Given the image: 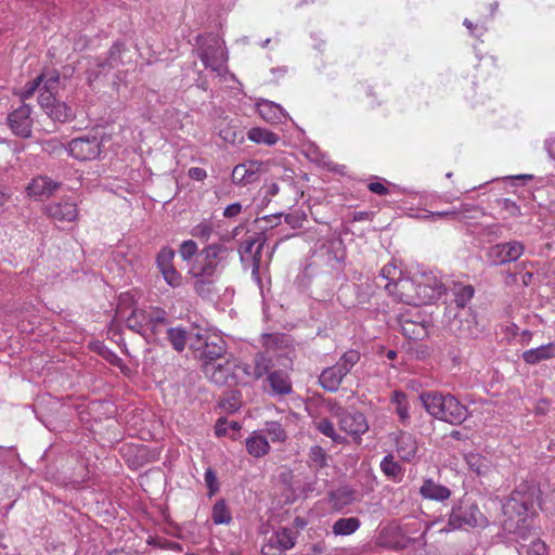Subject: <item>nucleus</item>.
Here are the masks:
<instances>
[{
	"label": "nucleus",
	"mask_w": 555,
	"mask_h": 555,
	"mask_svg": "<svg viewBox=\"0 0 555 555\" xmlns=\"http://www.w3.org/2000/svg\"><path fill=\"white\" fill-rule=\"evenodd\" d=\"M60 82V75L56 70H50L37 76L34 80L28 81L21 91L23 100L29 99L38 90L42 89L56 93Z\"/></svg>",
	"instance_id": "nucleus-20"
},
{
	"label": "nucleus",
	"mask_w": 555,
	"mask_h": 555,
	"mask_svg": "<svg viewBox=\"0 0 555 555\" xmlns=\"http://www.w3.org/2000/svg\"><path fill=\"white\" fill-rule=\"evenodd\" d=\"M367 188L372 193L377 195H387L389 193L387 186L379 181L369 183Z\"/></svg>",
	"instance_id": "nucleus-58"
},
{
	"label": "nucleus",
	"mask_w": 555,
	"mask_h": 555,
	"mask_svg": "<svg viewBox=\"0 0 555 555\" xmlns=\"http://www.w3.org/2000/svg\"><path fill=\"white\" fill-rule=\"evenodd\" d=\"M503 207L505 210H507L512 216H518L520 215V208L516 205L515 202H513L509 198H504L502 201Z\"/></svg>",
	"instance_id": "nucleus-60"
},
{
	"label": "nucleus",
	"mask_w": 555,
	"mask_h": 555,
	"mask_svg": "<svg viewBox=\"0 0 555 555\" xmlns=\"http://www.w3.org/2000/svg\"><path fill=\"white\" fill-rule=\"evenodd\" d=\"M218 224L214 218H205L192 227L190 234L201 242H208L215 234Z\"/></svg>",
	"instance_id": "nucleus-31"
},
{
	"label": "nucleus",
	"mask_w": 555,
	"mask_h": 555,
	"mask_svg": "<svg viewBox=\"0 0 555 555\" xmlns=\"http://www.w3.org/2000/svg\"><path fill=\"white\" fill-rule=\"evenodd\" d=\"M272 366L271 359L263 352L257 353L253 361V379H259L269 373Z\"/></svg>",
	"instance_id": "nucleus-38"
},
{
	"label": "nucleus",
	"mask_w": 555,
	"mask_h": 555,
	"mask_svg": "<svg viewBox=\"0 0 555 555\" xmlns=\"http://www.w3.org/2000/svg\"><path fill=\"white\" fill-rule=\"evenodd\" d=\"M199 57L205 67L210 68L218 75L225 70L228 53L223 41L217 36H209L206 39V42L201 47Z\"/></svg>",
	"instance_id": "nucleus-10"
},
{
	"label": "nucleus",
	"mask_w": 555,
	"mask_h": 555,
	"mask_svg": "<svg viewBox=\"0 0 555 555\" xmlns=\"http://www.w3.org/2000/svg\"><path fill=\"white\" fill-rule=\"evenodd\" d=\"M487 234L489 236H493L495 238L501 236L502 233V225L498 223L490 224L486 228Z\"/></svg>",
	"instance_id": "nucleus-61"
},
{
	"label": "nucleus",
	"mask_w": 555,
	"mask_h": 555,
	"mask_svg": "<svg viewBox=\"0 0 555 555\" xmlns=\"http://www.w3.org/2000/svg\"><path fill=\"white\" fill-rule=\"evenodd\" d=\"M397 322L401 333L409 339L420 340L428 335L433 324L430 314L420 307H409L400 312Z\"/></svg>",
	"instance_id": "nucleus-7"
},
{
	"label": "nucleus",
	"mask_w": 555,
	"mask_h": 555,
	"mask_svg": "<svg viewBox=\"0 0 555 555\" xmlns=\"http://www.w3.org/2000/svg\"><path fill=\"white\" fill-rule=\"evenodd\" d=\"M528 555H548L547 545L542 540L537 539L529 545Z\"/></svg>",
	"instance_id": "nucleus-54"
},
{
	"label": "nucleus",
	"mask_w": 555,
	"mask_h": 555,
	"mask_svg": "<svg viewBox=\"0 0 555 555\" xmlns=\"http://www.w3.org/2000/svg\"><path fill=\"white\" fill-rule=\"evenodd\" d=\"M242 211L241 203H232L228 205L223 210V216L225 218H234Z\"/></svg>",
	"instance_id": "nucleus-57"
},
{
	"label": "nucleus",
	"mask_w": 555,
	"mask_h": 555,
	"mask_svg": "<svg viewBox=\"0 0 555 555\" xmlns=\"http://www.w3.org/2000/svg\"><path fill=\"white\" fill-rule=\"evenodd\" d=\"M248 454L254 457H262L270 451V444L267 436L260 431H253L245 440Z\"/></svg>",
	"instance_id": "nucleus-28"
},
{
	"label": "nucleus",
	"mask_w": 555,
	"mask_h": 555,
	"mask_svg": "<svg viewBox=\"0 0 555 555\" xmlns=\"http://www.w3.org/2000/svg\"><path fill=\"white\" fill-rule=\"evenodd\" d=\"M449 326L461 338H477L481 333L476 317L468 310H459L454 313Z\"/></svg>",
	"instance_id": "nucleus-17"
},
{
	"label": "nucleus",
	"mask_w": 555,
	"mask_h": 555,
	"mask_svg": "<svg viewBox=\"0 0 555 555\" xmlns=\"http://www.w3.org/2000/svg\"><path fill=\"white\" fill-rule=\"evenodd\" d=\"M205 485L208 488V495L212 496L219 491V482L215 470L208 467L204 475Z\"/></svg>",
	"instance_id": "nucleus-51"
},
{
	"label": "nucleus",
	"mask_w": 555,
	"mask_h": 555,
	"mask_svg": "<svg viewBox=\"0 0 555 555\" xmlns=\"http://www.w3.org/2000/svg\"><path fill=\"white\" fill-rule=\"evenodd\" d=\"M251 373H253V363L251 364L245 363V362L236 363L234 361L233 376L235 377V382H237V380L244 382L243 380L244 378L253 379Z\"/></svg>",
	"instance_id": "nucleus-49"
},
{
	"label": "nucleus",
	"mask_w": 555,
	"mask_h": 555,
	"mask_svg": "<svg viewBox=\"0 0 555 555\" xmlns=\"http://www.w3.org/2000/svg\"><path fill=\"white\" fill-rule=\"evenodd\" d=\"M474 296V288L470 285L460 286L455 292V305L460 310H466L467 302Z\"/></svg>",
	"instance_id": "nucleus-47"
},
{
	"label": "nucleus",
	"mask_w": 555,
	"mask_h": 555,
	"mask_svg": "<svg viewBox=\"0 0 555 555\" xmlns=\"http://www.w3.org/2000/svg\"><path fill=\"white\" fill-rule=\"evenodd\" d=\"M247 138L257 144H264L268 146H272L279 141L278 134L260 127H254L249 129L247 132Z\"/></svg>",
	"instance_id": "nucleus-32"
},
{
	"label": "nucleus",
	"mask_w": 555,
	"mask_h": 555,
	"mask_svg": "<svg viewBox=\"0 0 555 555\" xmlns=\"http://www.w3.org/2000/svg\"><path fill=\"white\" fill-rule=\"evenodd\" d=\"M463 25L469 30L472 36L477 37V38H480L481 36H483L488 30V28L483 24L474 25L473 22H470L467 18L464 20Z\"/></svg>",
	"instance_id": "nucleus-55"
},
{
	"label": "nucleus",
	"mask_w": 555,
	"mask_h": 555,
	"mask_svg": "<svg viewBox=\"0 0 555 555\" xmlns=\"http://www.w3.org/2000/svg\"><path fill=\"white\" fill-rule=\"evenodd\" d=\"M261 431L267 436V438H270L273 443L284 442L287 439V433L279 422H266Z\"/></svg>",
	"instance_id": "nucleus-41"
},
{
	"label": "nucleus",
	"mask_w": 555,
	"mask_h": 555,
	"mask_svg": "<svg viewBox=\"0 0 555 555\" xmlns=\"http://www.w3.org/2000/svg\"><path fill=\"white\" fill-rule=\"evenodd\" d=\"M59 186L60 184L50 178L39 176L34 178L26 186V192L29 197L40 199L50 196Z\"/></svg>",
	"instance_id": "nucleus-25"
},
{
	"label": "nucleus",
	"mask_w": 555,
	"mask_h": 555,
	"mask_svg": "<svg viewBox=\"0 0 555 555\" xmlns=\"http://www.w3.org/2000/svg\"><path fill=\"white\" fill-rule=\"evenodd\" d=\"M280 191V188L276 183H271L270 185H268L267 188V194H266V197H268V199L270 197H273L275 196Z\"/></svg>",
	"instance_id": "nucleus-64"
},
{
	"label": "nucleus",
	"mask_w": 555,
	"mask_h": 555,
	"mask_svg": "<svg viewBox=\"0 0 555 555\" xmlns=\"http://www.w3.org/2000/svg\"><path fill=\"white\" fill-rule=\"evenodd\" d=\"M451 490L431 478H427L423 481L420 488V494L423 499L436 501V502H444L450 499Z\"/></svg>",
	"instance_id": "nucleus-26"
},
{
	"label": "nucleus",
	"mask_w": 555,
	"mask_h": 555,
	"mask_svg": "<svg viewBox=\"0 0 555 555\" xmlns=\"http://www.w3.org/2000/svg\"><path fill=\"white\" fill-rule=\"evenodd\" d=\"M538 500L534 485L521 482L503 504V528L507 533L526 540L532 529L533 506Z\"/></svg>",
	"instance_id": "nucleus-1"
},
{
	"label": "nucleus",
	"mask_w": 555,
	"mask_h": 555,
	"mask_svg": "<svg viewBox=\"0 0 555 555\" xmlns=\"http://www.w3.org/2000/svg\"><path fill=\"white\" fill-rule=\"evenodd\" d=\"M391 402L396 405V412L401 422L405 423L410 418V406L406 395L403 391L395 390L392 392Z\"/></svg>",
	"instance_id": "nucleus-39"
},
{
	"label": "nucleus",
	"mask_w": 555,
	"mask_h": 555,
	"mask_svg": "<svg viewBox=\"0 0 555 555\" xmlns=\"http://www.w3.org/2000/svg\"><path fill=\"white\" fill-rule=\"evenodd\" d=\"M264 241L245 240L240 247V257L244 269H250L254 281L260 286L261 280L259 275L262 266V247Z\"/></svg>",
	"instance_id": "nucleus-14"
},
{
	"label": "nucleus",
	"mask_w": 555,
	"mask_h": 555,
	"mask_svg": "<svg viewBox=\"0 0 555 555\" xmlns=\"http://www.w3.org/2000/svg\"><path fill=\"white\" fill-rule=\"evenodd\" d=\"M336 415L340 430L351 436L353 440H360L369 430L367 420L361 412L341 410Z\"/></svg>",
	"instance_id": "nucleus-15"
},
{
	"label": "nucleus",
	"mask_w": 555,
	"mask_h": 555,
	"mask_svg": "<svg viewBox=\"0 0 555 555\" xmlns=\"http://www.w3.org/2000/svg\"><path fill=\"white\" fill-rule=\"evenodd\" d=\"M379 466L383 474L389 479L398 480L403 476V468L392 454L385 455Z\"/></svg>",
	"instance_id": "nucleus-36"
},
{
	"label": "nucleus",
	"mask_w": 555,
	"mask_h": 555,
	"mask_svg": "<svg viewBox=\"0 0 555 555\" xmlns=\"http://www.w3.org/2000/svg\"><path fill=\"white\" fill-rule=\"evenodd\" d=\"M315 485H317V478H314L312 481L307 482L302 489L306 496L312 494L315 491Z\"/></svg>",
	"instance_id": "nucleus-63"
},
{
	"label": "nucleus",
	"mask_w": 555,
	"mask_h": 555,
	"mask_svg": "<svg viewBox=\"0 0 555 555\" xmlns=\"http://www.w3.org/2000/svg\"><path fill=\"white\" fill-rule=\"evenodd\" d=\"M159 271L162 272L164 280L168 285L172 287H178L181 285L182 276L175 267L165 268Z\"/></svg>",
	"instance_id": "nucleus-52"
},
{
	"label": "nucleus",
	"mask_w": 555,
	"mask_h": 555,
	"mask_svg": "<svg viewBox=\"0 0 555 555\" xmlns=\"http://www.w3.org/2000/svg\"><path fill=\"white\" fill-rule=\"evenodd\" d=\"M288 340L289 338L287 335L280 333L263 334L261 337V344L267 351L281 349L283 346L288 344Z\"/></svg>",
	"instance_id": "nucleus-43"
},
{
	"label": "nucleus",
	"mask_w": 555,
	"mask_h": 555,
	"mask_svg": "<svg viewBox=\"0 0 555 555\" xmlns=\"http://www.w3.org/2000/svg\"><path fill=\"white\" fill-rule=\"evenodd\" d=\"M211 519L216 525H229L232 514L223 499L218 500L211 511Z\"/></svg>",
	"instance_id": "nucleus-37"
},
{
	"label": "nucleus",
	"mask_w": 555,
	"mask_h": 555,
	"mask_svg": "<svg viewBox=\"0 0 555 555\" xmlns=\"http://www.w3.org/2000/svg\"><path fill=\"white\" fill-rule=\"evenodd\" d=\"M257 111L260 117L270 124H282L287 119V115L279 104L261 100L257 103Z\"/></svg>",
	"instance_id": "nucleus-27"
},
{
	"label": "nucleus",
	"mask_w": 555,
	"mask_h": 555,
	"mask_svg": "<svg viewBox=\"0 0 555 555\" xmlns=\"http://www.w3.org/2000/svg\"><path fill=\"white\" fill-rule=\"evenodd\" d=\"M46 210L50 218L61 222H72L78 217L77 202L72 196L50 203Z\"/></svg>",
	"instance_id": "nucleus-18"
},
{
	"label": "nucleus",
	"mask_w": 555,
	"mask_h": 555,
	"mask_svg": "<svg viewBox=\"0 0 555 555\" xmlns=\"http://www.w3.org/2000/svg\"><path fill=\"white\" fill-rule=\"evenodd\" d=\"M555 358V343H548L537 348L526 350L522 359L527 364L535 365L541 361Z\"/></svg>",
	"instance_id": "nucleus-29"
},
{
	"label": "nucleus",
	"mask_w": 555,
	"mask_h": 555,
	"mask_svg": "<svg viewBox=\"0 0 555 555\" xmlns=\"http://www.w3.org/2000/svg\"><path fill=\"white\" fill-rule=\"evenodd\" d=\"M44 112L51 119L60 122H66L74 118L73 109L66 103L60 101L50 105Z\"/></svg>",
	"instance_id": "nucleus-34"
},
{
	"label": "nucleus",
	"mask_w": 555,
	"mask_h": 555,
	"mask_svg": "<svg viewBox=\"0 0 555 555\" xmlns=\"http://www.w3.org/2000/svg\"><path fill=\"white\" fill-rule=\"evenodd\" d=\"M468 206L465 205L461 209L443 210V211H426L425 217L430 218V221H436L444 217H457L460 214L468 211Z\"/></svg>",
	"instance_id": "nucleus-50"
},
{
	"label": "nucleus",
	"mask_w": 555,
	"mask_h": 555,
	"mask_svg": "<svg viewBox=\"0 0 555 555\" xmlns=\"http://www.w3.org/2000/svg\"><path fill=\"white\" fill-rule=\"evenodd\" d=\"M487 524L486 517L478 505L470 498L463 496L456 501L449 514L448 525L441 532H450L460 529L475 528Z\"/></svg>",
	"instance_id": "nucleus-6"
},
{
	"label": "nucleus",
	"mask_w": 555,
	"mask_h": 555,
	"mask_svg": "<svg viewBox=\"0 0 555 555\" xmlns=\"http://www.w3.org/2000/svg\"><path fill=\"white\" fill-rule=\"evenodd\" d=\"M168 319L165 310L155 307L144 309L135 308L127 318V327L146 339L154 338L167 325Z\"/></svg>",
	"instance_id": "nucleus-5"
},
{
	"label": "nucleus",
	"mask_w": 555,
	"mask_h": 555,
	"mask_svg": "<svg viewBox=\"0 0 555 555\" xmlns=\"http://www.w3.org/2000/svg\"><path fill=\"white\" fill-rule=\"evenodd\" d=\"M31 108L27 104H22L8 116V122L14 134L22 138L31 135L33 119Z\"/></svg>",
	"instance_id": "nucleus-19"
},
{
	"label": "nucleus",
	"mask_w": 555,
	"mask_h": 555,
	"mask_svg": "<svg viewBox=\"0 0 555 555\" xmlns=\"http://www.w3.org/2000/svg\"><path fill=\"white\" fill-rule=\"evenodd\" d=\"M374 283L377 287L386 289L393 300L410 307H420L416 274L412 278L404 276L402 270L396 264L387 263L375 278Z\"/></svg>",
	"instance_id": "nucleus-3"
},
{
	"label": "nucleus",
	"mask_w": 555,
	"mask_h": 555,
	"mask_svg": "<svg viewBox=\"0 0 555 555\" xmlns=\"http://www.w3.org/2000/svg\"><path fill=\"white\" fill-rule=\"evenodd\" d=\"M396 452L401 461L412 462L417 454L418 443L416 438L405 431H400L395 436Z\"/></svg>",
	"instance_id": "nucleus-24"
},
{
	"label": "nucleus",
	"mask_w": 555,
	"mask_h": 555,
	"mask_svg": "<svg viewBox=\"0 0 555 555\" xmlns=\"http://www.w3.org/2000/svg\"><path fill=\"white\" fill-rule=\"evenodd\" d=\"M420 399L426 411L439 421L460 425L467 418V408L450 393L427 391Z\"/></svg>",
	"instance_id": "nucleus-4"
},
{
	"label": "nucleus",
	"mask_w": 555,
	"mask_h": 555,
	"mask_svg": "<svg viewBox=\"0 0 555 555\" xmlns=\"http://www.w3.org/2000/svg\"><path fill=\"white\" fill-rule=\"evenodd\" d=\"M175 250L170 247H164L159 250L156 257V263L159 270L173 267L172 261L175 258Z\"/></svg>",
	"instance_id": "nucleus-48"
},
{
	"label": "nucleus",
	"mask_w": 555,
	"mask_h": 555,
	"mask_svg": "<svg viewBox=\"0 0 555 555\" xmlns=\"http://www.w3.org/2000/svg\"><path fill=\"white\" fill-rule=\"evenodd\" d=\"M285 222L289 224L293 229H297L301 227L302 217L299 214H288L285 216Z\"/></svg>",
	"instance_id": "nucleus-59"
},
{
	"label": "nucleus",
	"mask_w": 555,
	"mask_h": 555,
	"mask_svg": "<svg viewBox=\"0 0 555 555\" xmlns=\"http://www.w3.org/2000/svg\"><path fill=\"white\" fill-rule=\"evenodd\" d=\"M314 258L332 269H339L346 258V249L343 240L332 234L320 241L314 253Z\"/></svg>",
	"instance_id": "nucleus-9"
},
{
	"label": "nucleus",
	"mask_w": 555,
	"mask_h": 555,
	"mask_svg": "<svg viewBox=\"0 0 555 555\" xmlns=\"http://www.w3.org/2000/svg\"><path fill=\"white\" fill-rule=\"evenodd\" d=\"M360 526L361 521L357 517L339 518L333 524L332 531L335 535H350L354 533Z\"/></svg>",
	"instance_id": "nucleus-33"
},
{
	"label": "nucleus",
	"mask_w": 555,
	"mask_h": 555,
	"mask_svg": "<svg viewBox=\"0 0 555 555\" xmlns=\"http://www.w3.org/2000/svg\"><path fill=\"white\" fill-rule=\"evenodd\" d=\"M167 338L177 351H183L186 344V332L182 327H169L166 330Z\"/></svg>",
	"instance_id": "nucleus-44"
},
{
	"label": "nucleus",
	"mask_w": 555,
	"mask_h": 555,
	"mask_svg": "<svg viewBox=\"0 0 555 555\" xmlns=\"http://www.w3.org/2000/svg\"><path fill=\"white\" fill-rule=\"evenodd\" d=\"M40 90V94L38 96V103L43 111H46L50 105H53L56 102L55 93L51 91Z\"/></svg>",
	"instance_id": "nucleus-53"
},
{
	"label": "nucleus",
	"mask_w": 555,
	"mask_h": 555,
	"mask_svg": "<svg viewBox=\"0 0 555 555\" xmlns=\"http://www.w3.org/2000/svg\"><path fill=\"white\" fill-rule=\"evenodd\" d=\"M261 164L256 160L236 165L232 170V182L245 186L259 180Z\"/></svg>",
	"instance_id": "nucleus-23"
},
{
	"label": "nucleus",
	"mask_w": 555,
	"mask_h": 555,
	"mask_svg": "<svg viewBox=\"0 0 555 555\" xmlns=\"http://www.w3.org/2000/svg\"><path fill=\"white\" fill-rule=\"evenodd\" d=\"M525 251V246L519 241H511L491 246L487 251L488 259L493 264H504L516 261Z\"/></svg>",
	"instance_id": "nucleus-16"
},
{
	"label": "nucleus",
	"mask_w": 555,
	"mask_h": 555,
	"mask_svg": "<svg viewBox=\"0 0 555 555\" xmlns=\"http://www.w3.org/2000/svg\"><path fill=\"white\" fill-rule=\"evenodd\" d=\"M198 253V245L193 240H185L179 246V255L189 266Z\"/></svg>",
	"instance_id": "nucleus-45"
},
{
	"label": "nucleus",
	"mask_w": 555,
	"mask_h": 555,
	"mask_svg": "<svg viewBox=\"0 0 555 555\" xmlns=\"http://www.w3.org/2000/svg\"><path fill=\"white\" fill-rule=\"evenodd\" d=\"M545 147L552 158L555 159V137L545 141Z\"/></svg>",
	"instance_id": "nucleus-62"
},
{
	"label": "nucleus",
	"mask_w": 555,
	"mask_h": 555,
	"mask_svg": "<svg viewBox=\"0 0 555 555\" xmlns=\"http://www.w3.org/2000/svg\"><path fill=\"white\" fill-rule=\"evenodd\" d=\"M360 353L357 350L346 351L333 366H328L322 371L319 376L320 385L327 391L335 392L338 390L343 379L347 376L352 367L359 362Z\"/></svg>",
	"instance_id": "nucleus-8"
},
{
	"label": "nucleus",
	"mask_w": 555,
	"mask_h": 555,
	"mask_svg": "<svg viewBox=\"0 0 555 555\" xmlns=\"http://www.w3.org/2000/svg\"><path fill=\"white\" fill-rule=\"evenodd\" d=\"M197 346L192 345L199 352L203 364L221 360L227 352V344L222 336L216 333L196 334Z\"/></svg>",
	"instance_id": "nucleus-12"
},
{
	"label": "nucleus",
	"mask_w": 555,
	"mask_h": 555,
	"mask_svg": "<svg viewBox=\"0 0 555 555\" xmlns=\"http://www.w3.org/2000/svg\"><path fill=\"white\" fill-rule=\"evenodd\" d=\"M297 533L289 528H281L276 530L270 538L269 543L261 550L262 555H273V548L280 552L292 550L296 545Z\"/></svg>",
	"instance_id": "nucleus-22"
},
{
	"label": "nucleus",
	"mask_w": 555,
	"mask_h": 555,
	"mask_svg": "<svg viewBox=\"0 0 555 555\" xmlns=\"http://www.w3.org/2000/svg\"><path fill=\"white\" fill-rule=\"evenodd\" d=\"M315 427L322 435L328 437L335 443H343L345 441V438L336 431L334 423L328 418L319 420L315 423Z\"/></svg>",
	"instance_id": "nucleus-42"
},
{
	"label": "nucleus",
	"mask_w": 555,
	"mask_h": 555,
	"mask_svg": "<svg viewBox=\"0 0 555 555\" xmlns=\"http://www.w3.org/2000/svg\"><path fill=\"white\" fill-rule=\"evenodd\" d=\"M418 284L420 306L428 305L438 300L446 293V285L441 278L433 271L416 273Z\"/></svg>",
	"instance_id": "nucleus-11"
},
{
	"label": "nucleus",
	"mask_w": 555,
	"mask_h": 555,
	"mask_svg": "<svg viewBox=\"0 0 555 555\" xmlns=\"http://www.w3.org/2000/svg\"><path fill=\"white\" fill-rule=\"evenodd\" d=\"M188 176L192 179V180H196V181H203L204 179L207 178V172L204 168H201V167H191L188 171Z\"/></svg>",
	"instance_id": "nucleus-56"
},
{
	"label": "nucleus",
	"mask_w": 555,
	"mask_h": 555,
	"mask_svg": "<svg viewBox=\"0 0 555 555\" xmlns=\"http://www.w3.org/2000/svg\"><path fill=\"white\" fill-rule=\"evenodd\" d=\"M204 373L212 383L217 385L228 384L230 379L235 380L233 376L234 360H224L223 363L206 362L203 364Z\"/></svg>",
	"instance_id": "nucleus-21"
},
{
	"label": "nucleus",
	"mask_w": 555,
	"mask_h": 555,
	"mask_svg": "<svg viewBox=\"0 0 555 555\" xmlns=\"http://www.w3.org/2000/svg\"><path fill=\"white\" fill-rule=\"evenodd\" d=\"M270 388L274 395H288L292 392V383L287 373L274 371L268 375Z\"/></svg>",
	"instance_id": "nucleus-30"
},
{
	"label": "nucleus",
	"mask_w": 555,
	"mask_h": 555,
	"mask_svg": "<svg viewBox=\"0 0 555 555\" xmlns=\"http://www.w3.org/2000/svg\"><path fill=\"white\" fill-rule=\"evenodd\" d=\"M124 50L125 46L122 43H114L113 47L109 49V55L107 60L104 62H98L96 66L99 67V69L94 73V78H96L100 74H103L106 66H108L109 68L118 66L121 63L120 55L124 52Z\"/></svg>",
	"instance_id": "nucleus-35"
},
{
	"label": "nucleus",
	"mask_w": 555,
	"mask_h": 555,
	"mask_svg": "<svg viewBox=\"0 0 555 555\" xmlns=\"http://www.w3.org/2000/svg\"><path fill=\"white\" fill-rule=\"evenodd\" d=\"M327 454L320 446H313L309 450L308 466L313 469H321L327 466Z\"/></svg>",
	"instance_id": "nucleus-40"
},
{
	"label": "nucleus",
	"mask_w": 555,
	"mask_h": 555,
	"mask_svg": "<svg viewBox=\"0 0 555 555\" xmlns=\"http://www.w3.org/2000/svg\"><path fill=\"white\" fill-rule=\"evenodd\" d=\"M465 460L469 469L478 475L486 474L488 470V461L478 453H469L465 456Z\"/></svg>",
	"instance_id": "nucleus-46"
},
{
	"label": "nucleus",
	"mask_w": 555,
	"mask_h": 555,
	"mask_svg": "<svg viewBox=\"0 0 555 555\" xmlns=\"http://www.w3.org/2000/svg\"><path fill=\"white\" fill-rule=\"evenodd\" d=\"M231 249L220 243L206 245L190 263L188 273L195 280V291L202 294L205 284L211 283L229 263Z\"/></svg>",
	"instance_id": "nucleus-2"
},
{
	"label": "nucleus",
	"mask_w": 555,
	"mask_h": 555,
	"mask_svg": "<svg viewBox=\"0 0 555 555\" xmlns=\"http://www.w3.org/2000/svg\"><path fill=\"white\" fill-rule=\"evenodd\" d=\"M67 153L80 162L95 159L102 151V140L98 135L75 138L66 146Z\"/></svg>",
	"instance_id": "nucleus-13"
}]
</instances>
